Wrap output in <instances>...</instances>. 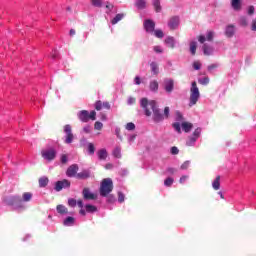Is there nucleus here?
Here are the masks:
<instances>
[{"instance_id":"58","label":"nucleus","mask_w":256,"mask_h":256,"mask_svg":"<svg viewBox=\"0 0 256 256\" xmlns=\"http://www.w3.org/2000/svg\"><path fill=\"white\" fill-rule=\"evenodd\" d=\"M134 81H135V84H136V85H141V77L136 76V77L134 78Z\"/></svg>"},{"instance_id":"16","label":"nucleus","mask_w":256,"mask_h":256,"mask_svg":"<svg viewBox=\"0 0 256 256\" xmlns=\"http://www.w3.org/2000/svg\"><path fill=\"white\" fill-rule=\"evenodd\" d=\"M149 89L150 91H152L153 93H157V91H159V82H157V80H152L149 83Z\"/></svg>"},{"instance_id":"18","label":"nucleus","mask_w":256,"mask_h":256,"mask_svg":"<svg viewBox=\"0 0 256 256\" xmlns=\"http://www.w3.org/2000/svg\"><path fill=\"white\" fill-rule=\"evenodd\" d=\"M76 177L77 179H89V177H91V172H89L88 170H84L76 174Z\"/></svg>"},{"instance_id":"38","label":"nucleus","mask_w":256,"mask_h":256,"mask_svg":"<svg viewBox=\"0 0 256 256\" xmlns=\"http://www.w3.org/2000/svg\"><path fill=\"white\" fill-rule=\"evenodd\" d=\"M198 83H200V85H209V77L199 79Z\"/></svg>"},{"instance_id":"41","label":"nucleus","mask_w":256,"mask_h":256,"mask_svg":"<svg viewBox=\"0 0 256 256\" xmlns=\"http://www.w3.org/2000/svg\"><path fill=\"white\" fill-rule=\"evenodd\" d=\"M173 178H171V177H169V178H167L165 181H164V185L166 186V187H171V185H173Z\"/></svg>"},{"instance_id":"57","label":"nucleus","mask_w":256,"mask_h":256,"mask_svg":"<svg viewBox=\"0 0 256 256\" xmlns=\"http://www.w3.org/2000/svg\"><path fill=\"white\" fill-rule=\"evenodd\" d=\"M198 41H199V43H205V41H206L205 36H203V35L198 36Z\"/></svg>"},{"instance_id":"21","label":"nucleus","mask_w":256,"mask_h":256,"mask_svg":"<svg viewBox=\"0 0 256 256\" xmlns=\"http://www.w3.org/2000/svg\"><path fill=\"white\" fill-rule=\"evenodd\" d=\"M212 187L215 191H219L221 188V176H217L212 183Z\"/></svg>"},{"instance_id":"22","label":"nucleus","mask_w":256,"mask_h":256,"mask_svg":"<svg viewBox=\"0 0 256 256\" xmlns=\"http://www.w3.org/2000/svg\"><path fill=\"white\" fill-rule=\"evenodd\" d=\"M150 69L151 73H153L154 75H159V64H157V62H151Z\"/></svg>"},{"instance_id":"46","label":"nucleus","mask_w":256,"mask_h":256,"mask_svg":"<svg viewBox=\"0 0 256 256\" xmlns=\"http://www.w3.org/2000/svg\"><path fill=\"white\" fill-rule=\"evenodd\" d=\"M118 201L119 203H123L125 201V194H123V192H118Z\"/></svg>"},{"instance_id":"2","label":"nucleus","mask_w":256,"mask_h":256,"mask_svg":"<svg viewBox=\"0 0 256 256\" xmlns=\"http://www.w3.org/2000/svg\"><path fill=\"white\" fill-rule=\"evenodd\" d=\"M101 197H107L113 191V180L111 178H104L100 184Z\"/></svg>"},{"instance_id":"28","label":"nucleus","mask_w":256,"mask_h":256,"mask_svg":"<svg viewBox=\"0 0 256 256\" xmlns=\"http://www.w3.org/2000/svg\"><path fill=\"white\" fill-rule=\"evenodd\" d=\"M56 209H57V212L60 213V215H65L68 212L67 207H65L64 205H61V204H59L56 207Z\"/></svg>"},{"instance_id":"8","label":"nucleus","mask_w":256,"mask_h":256,"mask_svg":"<svg viewBox=\"0 0 256 256\" xmlns=\"http://www.w3.org/2000/svg\"><path fill=\"white\" fill-rule=\"evenodd\" d=\"M21 201H23L21 199V196H9L7 198L4 199V202L6 203V205H17L18 203H21Z\"/></svg>"},{"instance_id":"42","label":"nucleus","mask_w":256,"mask_h":256,"mask_svg":"<svg viewBox=\"0 0 256 256\" xmlns=\"http://www.w3.org/2000/svg\"><path fill=\"white\" fill-rule=\"evenodd\" d=\"M68 205H69V207H76L77 206V200H75L74 198L68 199Z\"/></svg>"},{"instance_id":"63","label":"nucleus","mask_w":256,"mask_h":256,"mask_svg":"<svg viewBox=\"0 0 256 256\" xmlns=\"http://www.w3.org/2000/svg\"><path fill=\"white\" fill-rule=\"evenodd\" d=\"M112 167H113V164L108 163V164H106L105 169H111Z\"/></svg>"},{"instance_id":"45","label":"nucleus","mask_w":256,"mask_h":256,"mask_svg":"<svg viewBox=\"0 0 256 256\" xmlns=\"http://www.w3.org/2000/svg\"><path fill=\"white\" fill-rule=\"evenodd\" d=\"M191 165V162L190 161H185L181 166H180V169L182 170H186V169H189V166Z\"/></svg>"},{"instance_id":"24","label":"nucleus","mask_w":256,"mask_h":256,"mask_svg":"<svg viewBox=\"0 0 256 256\" xmlns=\"http://www.w3.org/2000/svg\"><path fill=\"white\" fill-rule=\"evenodd\" d=\"M182 129L185 133H189L193 129V124L190 122H183Z\"/></svg>"},{"instance_id":"30","label":"nucleus","mask_w":256,"mask_h":256,"mask_svg":"<svg viewBox=\"0 0 256 256\" xmlns=\"http://www.w3.org/2000/svg\"><path fill=\"white\" fill-rule=\"evenodd\" d=\"M112 155L116 157V159H121V147H116L113 150Z\"/></svg>"},{"instance_id":"3","label":"nucleus","mask_w":256,"mask_h":256,"mask_svg":"<svg viewBox=\"0 0 256 256\" xmlns=\"http://www.w3.org/2000/svg\"><path fill=\"white\" fill-rule=\"evenodd\" d=\"M199 97H201V93L199 92V87H197V82L194 81L192 82L191 88H190L189 107H193V105H197V101H199Z\"/></svg>"},{"instance_id":"27","label":"nucleus","mask_w":256,"mask_h":256,"mask_svg":"<svg viewBox=\"0 0 256 256\" xmlns=\"http://www.w3.org/2000/svg\"><path fill=\"white\" fill-rule=\"evenodd\" d=\"M123 17H125V14L123 13H120V14H117L111 21L112 25H117V22L118 21H121L123 19Z\"/></svg>"},{"instance_id":"61","label":"nucleus","mask_w":256,"mask_h":256,"mask_svg":"<svg viewBox=\"0 0 256 256\" xmlns=\"http://www.w3.org/2000/svg\"><path fill=\"white\" fill-rule=\"evenodd\" d=\"M84 133H91V128L89 126L83 128Z\"/></svg>"},{"instance_id":"52","label":"nucleus","mask_w":256,"mask_h":256,"mask_svg":"<svg viewBox=\"0 0 256 256\" xmlns=\"http://www.w3.org/2000/svg\"><path fill=\"white\" fill-rule=\"evenodd\" d=\"M193 68L196 70V71H199V69H201V64L199 62H194L193 63Z\"/></svg>"},{"instance_id":"34","label":"nucleus","mask_w":256,"mask_h":256,"mask_svg":"<svg viewBox=\"0 0 256 256\" xmlns=\"http://www.w3.org/2000/svg\"><path fill=\"white\" fill-rule=\"evenodd\" d=\"M73 223H75V218L68 216L65 220H64V225L69 226V225H73Z\"/></svg>"},{"instance_id":"5","label":"nucleus","mask_w":256,"mask_h":256,"mask_svg":"<svg viewBox=\"0 0 256 256\" xmlns=\"http://www.w3.org/2000/svg\"><path fill=\"white\" fill-rule=\"evenodd\" d=\"M64 133H66L65 143L67 145H71V143H73V139H75V136L73 135V128H71V125L66 124L64 126Z\"/></svg>"},{"instance_id":"53","label":"nucleus","mask_w":256,"mask_h":256,"mask_svg":"<svg viewBox=\"0 0 256 256\" xmlns=\"http://www.w3.org/2000/svg\"><path fill=\"white\" fill-rule=\"evenodd\" d=\"M155 53H163V49H161V46H154Z\"/></svg>"},{"instance_id":"6","label":"nucleus","mask_w":256,"mask_h":256,"mask_svg":"<svg viewBox=\"0 0 256 256\" xmlns=\"http://www.w3.org/2000/svg\"><path fill=\"white\" fill-rule=\"evenodd\" d=\"M56 156L57 152L54 149L42 151V157L47 161H53V159H55Z\"/></svg>"},{"instance_id":"54","label":"nucleus","mask_w":256,"mask_h":256,"mask_svg":"<svg viewBox=\"0 0 256 256\" xmlns=\"http://www.w3.org/2000/svg\"><path fill=\"white\" fill-rule=\"evenodd\" d=\"M253 13H255V7L254 6H249L248 15H253Z\"/></svg>"},{"instance_id":"17","label":"nucleus","mask_w":256,"mask_h":256,"mask_svg":"<svg viewBox=\"0 0 256 256\" xmlns=\"http://www.w3.org/2000/svg\"><path fill=\"white\" fill-rule=\"evenodd\" d=\"M225 35L226 37H233V35H235V25H228L226 27Z\"/></svg>"},{"instance_id":"32","label":"nucleus","mask_w":256,"mask_h":256,"mask_svg":"<svg viewBox=\"0 0 256 256\" xmlns=\"http://www.w3.org/2000/svg\"><path fill=\"white\" fill-rule=\"evenodd\" d=\"M190 53L195 55L197 53V42L193 41L190 43Z\"/></svg>"},{"instance_id":"51","label":"nucleus","mask_w":256,"mask_h":256,"mask_svg":"<svg viewBox=\"0 0 256 256\" xmlns=\"http://www.w3.org/2000/svg\"><path fill=\"white\" fill-rule=\"evenodd\" d=\"M171 154L172 155H179V148L177 146H174L171 148Z\"/></svg>"},{"instance_id":"11","label":"nucleus","mask_w":256,"mask_h":256,"mask_svg":"<svg viewBox=\"0 0 256 256\" xmlns=\"http://www.w3.org/2000/svg\"><path fill=\"white\" fill-rule=\"evenodd\" d=\"M77 171H79V165L77 164H72L71 166L68 167L66 171L67 177H77Z\"/></svg>"},{"instance_id":"12","label":"nucleus","mask_w":256,"mask_h":256,"mask_svg":"<svg viewBox=\"0 0 256 256\" xmlns=\"http://www.w3.org/2000/svg\"><path fill=\"white\" fill-rule=\"evenodd\" d=\"M95 109L96 111H101V109H111V104L109 102H102L100 100L96 101L95 103Z\"/></svg>"},{"instance_id":"49","label":"nucleus","mask_w":256,"mask_h":256,"mask_svg":"<svg viewBox=\"0 0 256 256\" xmlns=\"http://www.w3.org/2000/svg\"><path fill=\"white\" fill-rule=\"evenodd\" d=\"M193 135L196 139H199L200 135H201V128H197L194 132Z\"/></svg>"},{"instance_id":"55","label":"nucleus","mask_w":256,"mask_h":256,"mask_svg":"<svg viewBox=\"0 0 256 256\" xmlns=\"http://www.w3.org/2000/svg\"><path fill=\"white\" fill-rule=\"evenodd\" d=\"M68 159H67V155L63 154L61 156V163H63V165H65V163H67Z\"/></svg>"},{"instance_id":"7","label":"nucleus","mask_w":256,"mask_h":256,"mask_svg":"<svg viewBox=\"0 0 256 256\" xmlns=\"http://www.w3.org/2000/svg\"><path fill=\"white\" fill-rule=\"evenodd\" d=\"M82 195L85 201H95L97 199V195L93 194L89 188H84Z\"/></svg>"},{"instance_id":"29","label":"nucleus","mask_w":256,"mask_h":256,"mask_svg":"<svg viewBox=\"0 0 256 256\" xmlns=\"http://www.w3.org/2000/svg\"><path fill=\"white\" fill-rule=\"evenodd\" d=\"M22 199L23 201L25 202H29L31 201V199H33V194L31 192H25L23 195H22Z\"/></svg>"},{"instance_id":"15","label":"nucleus","mask_w":256,"mask_h":256,"mask_svg":"<svg viewBox=\"0 0 256 256\" xmlns=\"http://www.w3.org/2000/svg\"><path fill=\"white\" fill-rule=\"evenodd\" d=\"M243 0H232L231 1V7L234 9V11H241L243 4L241 3Z\"/></svg>"},{"instance_id":"43","label":"nucleus","mask_w":256,"mask_h":256,"mask_svg":"<svg viewBox=\"0 0 256 256\" xmlns=\"http://www.w3.org/2000/svg\"><path fill=\"white\" fill-rule=\"evenodd\" d=\"M94 129H96V131H101V129H103V123L99 121L95 122Z\"/></svg>"},{"instance_id":"59","label":"nucleus","mask_w":256,"mask_h":256,"mask_svg":"<svg viewBox=\"0 0 256 256\" xmlns=\"http://www.w3.org/2000/svg\"><path fill=\"white\" fill-rule=\"evenodd\" d=\"M213 69H217V64H212L208 66V71H212Z\"/></svg>"},{"instance_id":"50","label":"nucleus","mask_w":256,"mask_h":256,"mask_svg":"<svg viewBox=\"0 0 256 256\" xmlns=\"http://www.w3.org/2000/svg\"><path fill=\"white\" fill-rule=\"evenodd\" d=\"M137 103V99L135 97L128 98V105H135Z\"/></svg>"},{"instance_id":"62","label":"nucleus","mask_w":256,"mask_h":256,"mask_svg":"<svg viewBox=\"0 0 256 256\" xmlns=\"http://www.w3.org/2000/svg\"><path fill=\"white\" fill-rule=\"evenodd\" d=\"M186 179H189V176H182L179 180V183H183Z\"/></svg>"},{"instance_id":"44","label":"nucleus","mask_w":256,"mask_h":256,"mask_svg":"<svg viewBox=\"0 0 256 256\" xmlns=\"http://www.w3.org/2000/svg\"><path fill=\"white\" fill-rule=\"evenodd\" d=\"M172 127H174V129H175V131H177V133H181V124H179V122L172 124Z\"/></svg>"},{"instance_id":"33","label":"nucleus","mask_w":256,"mask_h":256,"mask_svg":"<svg viewBox=\"0 0 256 256\" xmlns=\"http://www.w3.org/2000/svg\"><path fill=\"white\" fill-rule=\"evenodd\" d=\"M85 209H86V212L87 213H95V211H97V207L96 206H93L91 204H87L85 206Z\"/></svg>"},{"instance_id":"37","label":"nucleus","mask_w":256,"mask_h":256,"mask_svg":"<svg viewBox=\"0 0 256 256\" xmlns=\"http://www.w3.org/2000/svg\"><path fill=\"white\" fill-rule=\"evenodd\" d=\"M239 23L242 27H247L248 25L247 18L245 16L240 17Z\"/></svg>"},{"instance_id":"48","label":"nucleus","mask_w":256,"mask_h":256,"mask_svg":"<svg viewBox=\"0 0 256 256\" xmlns=\"http://www.w3.org/2000/svg\"><path fill=\"white\" fill-rule=\"evenodd\" d=\"M195 141H197V138H195V136L190 137L189 141L186 143V145H188L189 147H191V145H193L195 143Z\"/></svg>"},{"instance_id":"23","label":"nucleus","mask_w":256,"mask_h":256,"mask_svg":"<svg viewBox=\"0 0 256 256\" xmlns=\"http://www.w3.org/2000/svg\"><path fill=\"white\" fill-rule=\"evenodd\" d=\"M152 5L156 13H161V10H162L161 0H152Z\"/></svg>"},{"instance_id":"9","label":"nucleus","mask_w":256,"mask_h":256,"mask_svg":"<svg viewBox=\"0 0 256 256\" xmlns=\"http://www.w3.org/2000/svg\"><path fill=\"white\" fill-rule=\"evenodd\" d=\"M67 187H71V182H69V180L64 179L62 181H57L55 185V191H62Z\"/></svg>"},{"instance_id":"36","label":"nucleus","mask_w":256,"mask_h":256,"mask_svg":"<svg viewBox=\"0 0 256 256\" xmlns=\"http://www.w3.org/2000/svg\"><path fill=\"white\" fill-rule=\"evenodd\" d=\"M94 7H103V0H91Z\"/></svg>"},{"instance_id":"4","label":"nucleus","mask_w":256,"mask_h":256,"mask_svg":"<svg viewBox=\"0 0 256 256\" xmlns=\"http://www.w3.org/2000/svg\"><path fill=\"white\" fill-rule=\"evenodd\" d=\"M97 112L95 110H92L89 114V111L87 110H81L78 113V119L82 121V123H88V121L91 119V121H95L97 118Z\"/></svg>"},{"instance_id":"19","label":"nucleus","mask_w":256,"mask_h":256,"mask_svg":"<svg viewBox=\"0 0 256 256\" xmlns=\"http://www.w3.org/2000/svg\"><path fill=\"white\" fill-rule=\"evenodd\" d=\"M107 150L105 148L98 150L97 156L100 161H105L107 159Z\"/></svg>"},{"instance_id":"64","label":"nucleus","mask_w":256,"mask_h":256,"mask_svg":"<svg viewBox=\"0 0 256 256\" xmlns=\"http://www.w3.org/2000/svg\"><path fill=\"white\" fill-rule=\"evenodd\" d=\"M75 33H76V32H75V29H71L70 32H69V35H70L71 37H73V35H75Z\"/></svg>"},{"instance_id":"39","label":"nucleus","mask_w":256,"mask_h":256,"mask_svg":"<svg viewBox=\"0 0 256 256\" xmlns=\"http://www.w3.org/2000/svg\"><path fill=\"white\" fill-rule=\"evenodd\" d=\"M88 152L90 153V155L95 154V145L93 143L88 144Z\"/></svg>"},{"instance_id":"47","label":"nucleus","mask_w":256,"mask_h":256,"mask_svg":"<svg viewBox=\"0 0 256 256\" xmlns=\"http://www.w3.org/2000/svg\"><path fill=\"white\" fill-rule=\"evenodd\" d=\"M214 36L215 34L213 33V31H209L206 36L207 41H213Z\"/></svg>"},{"instance_id":"25","label":"nucleus","mask_w":256,"mask_h":256,"mask_svg":"<svg viewBox=\"0 0 256 256\" xmlns=\"http://www.w3.org/2000/svg\"><path fill=\"white\" fill-rule=\"evenodd\" d=\"M135 6L137 9H145L147 7V1L146 0H136Z\"/></svg>"},{"instance_id":"26","label":"nucleus","mask_w":256,"mask_h":256,"mask_svg":"<svg viewBox=\"0 0 256 256\" xmlns=\"http://www.w3.org/2000/svg\"><path fill=\"white\" fill-rule=\"evenodd\" d=\"M39 187H45L46 185H49V178L47 177H41L38 180Z\"/></svg>"},{"instance_id":"10","label":"nucleus","mask_w":256,"mask_h":256,"mask_svg":"<svg viewBox=\"0 0 256 256\" xmlns=\"http://www.w3.org/2000/svg\"><path fill=\"white\" fill-rule=\"evenodd\" d=\"M164 89L166 93H173V89H175V81H173V79L164 80Z\"/></svg>"},{"instance_id":"40","label":"nucleus","mask_w":256,"mask_h":256,"mask_svg":"<svg viewBox=\"0 0 256 256\" xmlns=\"http://www.w3.org/2000/svg\"><path fill=\"white\" fill-rule=\"evenodd\" d=\"M125 129H127V131H135V124L133 122L127 123Z\"/></svg>"},{"instance_id":"20","label":"nucleus","mask_w":256,"mask_h":256,"mask_svg":"<svg viewBox=\"0 0 256 256\" xmlns=\"http://www.w3.org/2000/svg\"><path fill=\"white\" fill-rule=\"evenodd\" d=\"M164 42L170 49H175V38L169 36L164 40Z\"/></svg>"},{"instance_id":"31","label":"nucleus","mask_w":256,"mask_h":256,"mask_svg":"<svg viewBox=\"0 0 256 256\" xmlns=\"http://www.w3.org/2000/svg\"><path fill=\"white\" fill-rule=\"evenodd\" d=\"M202 49H203L204 55H211V53H213V49L209 47L207 44H204Z\"/></svg>"},{"instance_id":"1","label":"nucleus","mask_w":256,"mask_h":256,"mask_svg":"<svg viewBox=\"0 0 256 256\" xmlns=\"http://www.w3.org/2000/svg\"><path fill=\"white\" fill-rule=\"evenodd\" d=\"M140 106L144 109V113L146 117H151L154 123H161V121H165V119H169V106L164 108V113H161V109L157 105L155 100L149 101L147 98H142L140 101Z\"/></svg>"},{"instance_id":"60","label":"nucleus","mask_w":256,"mask_h":256,"mask_svg":"<svg viewBox=\"0 0 256 256\" xmlns=\"http://www.w3.org/2000/svg\"><path fill=\"white\" fill-rule=\"evenodd\" d=\"M76 204H78V207H80V209H83V200H78Z\"/></svg>"},{"instance_id":"14","label":"nucleus","mask_w":256,"mask_h":256,"mask_svg":"<svg viewBox=\"0 0 256 256\" xmlns=\"http://www.w3.org/2000/svg\"><path fill=\"white\" fill-rule=\"evenodd\" d=\"M168 27L172 31L175 30L176 27H179V17L178 16H174V17L170 18V20L168 22Z\"/></svg>"},{"instance_id":"56","label":"nucleus","mask_w":256,"mask_h":256,"mask_svg":"<svg viewBox=\"0 0 256 256\" xmlns=\"http://www.w3.org/2000/svg\"><path fill=\"white\" fill-rule=\"evenodd\" d=\"M113 4H111L110 2L106 3V9H108V11H113Z\"/></svg>"},{"instance_id":"13","label":"nucleus","mask_w":256,"mask_h":256,"mask_svg":"<svg viewBox=\"0 0 256 256\" xmlns=\"http://www.w3.org/2000/svg\"><path fill=\"white\" fill-rule=\"evenodd\" d=\"M144 29L147 31V33H153L155 31V23L153 20H146L144 22Z\"/></svg>"},{"instance_id":"35","label":"nucleus","mask_w":256,"mask_h":256,"mask_svg":"<svg viewBox=\"0 0 256 256\" xmlns=\"http://www.w3.org/2000/svg\"><path fill=\"white\" fill-rule=\"evenodd\" d=\"M153 33L158 39H163V37H165L163 30H154Z\"/></svg>"}]
</instances>
